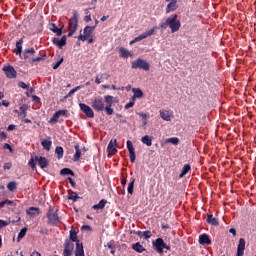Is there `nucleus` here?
I'll return each instance as SVG.
<instances>
[{
    "mask_svg": "<svg viewBox=\"0 0 256 256\" xmlns=\"http://www.w3.org/2000/svg\"><path fill=\"white\" fill-rule=\"evenodd\" d=\"M135 105V100L132 99L129 103H127L124 107V109H131Z\"/></svg>",
    "mask_w": 256,
    "mask_h": 256,
    "instance_id": "50",
    "label": "nucleus"
},
{
    "mask_svg": "<svg viewBox=\"0 0 256 256\" xmlns=\"http://www.w3.org/2000/svg\"><path fill=\"white\" fill-rule=\"evenodd\" d=\"M46 217L48 219V225H51L52 227L59 225V214L57 213V209H55V207L49 206Z\"/></svg>",
    "mask_w": 256,
    "mask_h": 256,
    "instance_id": "4",
    "label": "nucleus"
},
{
    "mask_svg": "<svg viewBox=\"0 0 256 256\" xmlns=\"http://www.w3.org/2000/svg\"><path fill=\"white\" fill-rule=\"evenodd\" d=\"M138 115H139V117H141V119L144 120V122H143L144 125H147V113H145V112H139Z\"/></svg>",
    "mask_w": 256,
    "mask_h": 256,
    "instance_id": "47",
    "label": "nucleus"
},
{
    "mask_svg": "<svg viewBox=\"0 0 256 256\" xmlns=\"http://www.w3.org/2000/svg\"><path fill=\"white\" fill-rule=\"evenodd\" d=\"M18 87L21 89H29V85H26L25 82H19Z\"/></svg>",
    "mask_w": 256,
    "mask_h": 256,
    "instance_id": "53",
    "label": "nucleus"
},
{
    "mask_svg": "<svg viewBox=\"0 0 256 256\" xmlns=\"http://www.w3.org/2000/svg\"><path fill=\"white\" fill-rule=\"evenodd\" d=\"M107 205V200L102 199L99 201L98 204H95L92 206V209H94V211H99L101 209H105V206Z\"/></svg>",
    "mask_w": 256,
    "mask_h": 256,
    "instance_id": "24",
    "label": "nucleus"
},
{
    "mask_svg": "<svg viewBox=\"0 0 256 256\" xmlns=\"http://www.w3.org/2000/svg\"><path fill=\"white\" fill-rule=\"evenodd\" d=\"M95 27L96 26H86L84 28V35L80 34L77 39L79 41H87L89 37H91V35H93V31H95Z\"/></svg>",
    "mask_w": 256,
    "mask_h": 256,
    "instance_id": "10",
    "label": "nucleus"
},
{
    "mask_svg": "<svg viewBox=\"0 0 256 256\" xmlns=\"http://www.w3.org/2000/svg\"><path fill=\"white\" fill-rule=\"evenodd\" d=\"M15 124H10L8 127H7V131H15Z\"/></svg>",
    "mask_w": 256,
    "mask_h": 256,
    "instance_id": "59",
    "label": "nucleus"
},
{
    "mask_svg": "<svg viewBox=\"0 0 256 256\" xmlns=\"http://www.w3.org/2000/svg\"><path fill=\"white\" fill-rule=\"evenodd\" d=\"M84 21H85L86 23H89V21H91V14L86 15V16L84 17Z\"/></svg>",
    "mask_w": 256,
    "mask_h": 256,
    "instance_id": "62",
    "label": "nucleus"
},
{
    "mask_svg": "<svg viewBox=\"0 0 256 256\" xmlns=\"http://www.w3.org/2000/svg\"><path fill=\"white\" fill-rule=\"evenodd\" d=\"M105 247H108V249L111 250L112 255H115V242L114 241L108 242Z\"/></svg>",
    "mask_w": 256,
    "mask_h": 256,
    "instance_id": "42",
    "label": "nucleus"
},
{
    "mask_svg": "<svg viewBox=\"0 0 256 256\" xmlns=\"http://www.w3.org/2000/svg\"><path fill=\"white\" fill-rule=\"evenodd\" d=\"M117 145V139L111 140L107 146V151L109 153V155H115V153H117V147L115 146Z\"/></svg>",
    "mask_w": 256,
    "mask_h": 256,
    "instance_id": "16",
    "label": "nucleus"
},
{
    "mask_svg": "<svg viewBox=\"0 0 256 256\" xmlns=\"http://www.w3.org/2000/svg\"><path fill=\"white\" fill-rule=\"evenodd\" d=\"M121 185H122L123 189H125V185H127V178L126 177L121 178Z\"/></svg>",
    "mask_w": 256,
    "mask_h": 256,
    "instance_id": "57",
    "label": "nucleus"
},
{
    "mask_svg": "<svg viewBox=\"0 0 256 256\" xmlns=\"http://www.w3.org/2000/svg\"><path fill=\"white\" fill-rule=\"evenodd\" d=\"M8 191H15L17 189V183L15 181H11L7 184Z\"/></svg>",
    "mask_w": 256,
    "mask_h": 256,
    "instance_id": "38",
    "label": "nucleus"
},
{
    "mask_svg": "<svg viewBox=\"0 0 256 256\" xmlns=\"http://www.w3.org/2000/svg\"><path fill=\"white\" fill-rule=\"evenodd\" d=\"M141 141L144 145H147V147H151L153 145V137L149 135H145L141 138Z\"/></svg>",
    "mask_w": 256,
    "mask_h": 256,
    "instance_id": "27",
    "label": "nucleus"
},
{
    "mask_svg": "<svg viewBox=\"0 0 256 256\" xmlns=\"http://www.w3.org/2000/svg\"><path fill=\"white\" fill-rule=\"evenodd\" d=\"M160 117L163 121H171V114L167 110H160Z\"/></svg>",
    "mask_w": 256,
    "mask_h": 256,
    "instance_id": "28",
    "label": "nucleus"
},
{
    "mask_svg": "<svg viewBox=\"0 0 256 256\" xmlns=\"http://www.w3.org/2000/svg\"><path fill=\"white\" fill-rule=\"evenodd\" d=\"M53 45H56L59 49H63L67 45V36H62L61 39L59 38H52Z\"/></svg>",
    "mask_w": 256,
    "mask_h": 256,
    "instance_id": "13",
    "label": "nucleus"
},
{
    "mask_svg": "<svg viewBox=\"0 0 256 256\" xmlns=\"http://www.w3.org/2000/svg\"><path fill=\"white\" fill-rule=\"evenodd\" d=\"M60 175H71L72 177H75V172H73V170L70 168H63L60 170Z\"/></svg>",
    "mask_w": 256,
    "mask_h": 256,
    "instance_id": "36",
    "label": "nucleus"
},
{
    "mask_svg": "<svg viewBox=\"0 0 256 256\" xmlns=\"http://www.w3.org/2000/svg\"><path fill=\"white\" fill-rule=\"evenodd\" d=\"M55 154H56L57 159H63V155H64L63 147L57 146L55 148Z\"/></svg>",
    "mask_w": 256,
    "mask_h": 256,
    "instance_id": "34",
    "label": "nucleus"
},
{
    "mask_svg": "<svg viewBox=\"0 0 256 256\" xmlns=\"http://www.w3.org/2000/svg\"><path fill=\"white\" fill-rule=\"evenodd\" d=\"M119 55L122 59H128V57L132 56L131 52L123 47L119 48Z\"/></svg>",
    "mask_w": 256,
    "mask_h": 256,
    "instance_id": "26",
    "label": "nucleus"
},
{
    "mask_svg": "<svg viewBox=\"0 0 256 256\" xmlns=\"http://www.w3.org/2000/svg\"><path fill=\"white\" fill-rule=\"evenodd\" d=\"M9 226V221H5L0 219V229H3V227Z\"/></svg>",
    "mask_w": 256,
    "mask_h": 256,
    "instance_id": "49",
    "label": "nucleus"
},
{
    "mask_svg": "<svg viewBox=\"0 0 256 256\" xmlns=\"http://www.w3.org/2000/svg\"><path fill=\"white\" fill-rule=\"evenodd\" d=\"M27 235V228H22L18 234L17 241H21Z\"/></svg>",
    "mask_w": 256,
    "mask_h": 256,
    "instance_id": "39",
    "label": "nucleus"
},
{
    "mask_svg": "<svg viewBox=\"0 0 256 256\" xmlns=\"http://www.w3.org/2000/svg\"><path fill=\"white\" fill-rule=\"evenodd\" d=\"M35 161H37L41 169H47L49 167V160L43 156H35Z\"/></svg>",
    "mask_w": 256,
    "mask_h": 256,
    "instance_id": "14",
    "label": "nucleus"
},
{
    "mask_svg": "<svg viewBox=\"0 0 256 256\" xmlns=\"http://www.w3.org/2000/svg\"><path fill=\"white\" fill-rule=\"evenodd\" d=\"M29 167H31V169H37V161H35V156L31 157V159L28 162Z\"/></svg>",
    "mask_w": 256,
    "mask_h": 256,
    "instance_id": "41",
    "label": "nucleus"
},
{
    "mask_svg": "<svg viewBox=\"0 0 256 256\" xmlns=\"http://www.w3.org/2000/svg\"><path fill=\"white\" fill-rule=\"evenodd\" d=\"M126 145L129 153L135 151V147H133V142H131V140H127Z\"/></svg>",
    "mask_w": 256,
    "mask_h": 256,
    "instance_id": "45",
    "label": "nucleus"
},
{
    "mask_svg": "<svg viewBox=\"0 0 256 256\" xmlns=\"http://www.w3.org/2000/svg\"><path fill=\"white\" fill-rule=\"evenodd\" d=\"M31 55H35V49L34 48L24 50V53H23L24 59H29V57H31Z\"/></svg>",
    "mask_w": 256,
    "mask_h": 256,
    "instance_id": "35",
    "label": "nucleus"
},
{
    "mask_svg": "<svg viewBox=\"0 0 256 256\" xmlns=\"http://www.w3.org/2000/svg\"><path fill=\"white\" fill-rule=\"evenodd\" d=\"M79 107H80V110L83 111L86 117H88L89 119H93V117H95V112H93V109L87 104L80 103Z\"/></svg>",
    "mask_w": 256,
    "mask_h": 256,
    "instance_id": "12",
    "label": "nucleus"
},
{
    "mask_svg": "<svg viewBox=\"0 0 256 256\" xmlns=\"http://www.w3.org/2000/svg\"><path fill=\"white\" fill-rule=\"evenodd\" d=\"M77 27H79V13L77 10H74L68 22V37H73V34L77 31Z\"/></svg>",
    "mask_w": 256,
    "mask_h": 256,
    "instance_id": "3",
    "label": "nucleus"
},
{
    "mask_svg": "<svg viewBox=\"0 0 256 256\" xmlns=\"http://www.w3.org/2000/svg\"><path fill=\"white\" fill-rule=\"evenodd\" d=\"M166 143H172V145H179V138L177 137H172L166 139Z\"/></svg>",
    "mask_w": 256,
    "mask_h": 256,
    "instance_id": "44",
    "label": "nucleus"
},
{
    "mask_svg": "<svg viewBox=\"0 0 256 256\" xmlns=\"http://www.w3.org/2000/svg\"><path fill=\"white\" fill-rule=\"evenodd\" d=\"M178 17L177 14H172L165 22H161L156 29H167L169 27L171 33H177L181 29V21L177 19Z\"/></svg>",
    "mask_w": 256,
    "mask_h": 256,
    "instance_id": "2",
    "label": "nucleus"
},
{
    "mask_svg": "<svg viewBox=\"0 0 256 256\" xmlns=\"http://www.w3.org/2000/svg\"><path fill=\"white\" fill-rule=\"evenodd\" d=\"M199 243L200 245H211V238L207 234H202L199 236Z\"/></svg>",
    "mask_w": 256,
    "mask_h": 256,
    "instance_id": "22",
    "label": "nucleus"
},
{
    "mask_svg": "<svg viewBox=\"0 0 256 256\" xmlns=\"http://www.w3.org/2000/svg\"><path fill=\"white\" fill-rule=\"evenodd\" d=\"M41 145L45 151H51V145H53V142L51 140L44 139L42 140Z\"/></svg>",
    "mask_w": 256,
    "mask_h": 256,
    "instance_id": "31",
    "label": "nucleus"
},
{
    "mask_svg": "<svg viewBox=\"0 0 256 256\" xmlns=\"http://www.w3.org/2000/svg\"><path fill=\"white\" fill-rule=\"evenodd\" d=\"M22 51H23V39H20L19 41L16 42V48L14 50V53H16V55H21Z\"/></svg>",
    "mask_w": 256,
    "mask_h": 256,
    "instance_id": "29",
    "label": "nucleus"
},
{
    "mask_svg": "<svg viewBox=\"0 0 256 256\" xmlns=\"http://www.w3.org/2000/svg\"><path fill=\"white\" fill-rule=\"evenodd\" d=\"M20 111L24 117H27V106H21Z\"/></svg>",
    "mask_w": 256,
    "mask_h": 256,
    "instance_id": "51",
    "label": "nucleus"
},
{
    "mask_svg": "<svg viewBox=\"0 0 256 256\" xmlns=\"http://www.w3.org/2000/svg\"><path fill=\"white\" fill-rule=\"evenodd\" d=\"M3 149H9L10 153H13V147L8 143L4 144Z\"/></svg>",
    "mask_w": 256,
    "mask_h": 256,
    "instance_id": "56",
    "label": "nucleus"
},
{
    "mask_svg": "<svg viewBox=\"0 0 256 256\" xmlns=\"http://www.w3.org/2000/svg\"><path fill=\"white\" fill-rule=\"evenodd\" d=\"M153 247L155 249V251H157V253H163V249H167V251H171V246L167 245V243H165V240H163V238H157L154 242H153Z\"/></svg>",
    "mask_w": 256,
    "mask_h": 256,
    "instance_id": "5",
    "label": "nucleus"
},
{
    "mask_svg": "<svg viewBox=\"0 0 256 256\" xmlns=\"http://www.w3.org/2000/svg\"><path fill=\"white\" fill-rule=\"evenodd\" d=\"M132 249L136 251V253H143V251H145V247L139 242L132 244Z\"/></svg>",
    "mask_w": 256,
    "mask_h": 256,
    "instance_id": "32",
    "label": "nucleus"
},
{
    "mask_svg": "<svg viewBox=\"0 0 256 256\" xmlns=\"http://www.w3.org/2000/svg\"><path fill=\"white\" fill-rule=\"evenodd\" d=\"M99 77H100V81H102V79H109V75L108 74H99Z\"/></svg>",
    "mask_w": 256,
    "mask_h": 256,
    "instance_id": "58",
    "label": "nucleus"
},
{
    "mask_svg": "<svg viewBox=\"0 0 256 256\" xmlns=\"http://www.w3.org/2000/svg\"><path fill=\"white\" fill-rule=\"evenodd\" d=\"M64 59L63 57H61L56 63L53 64V69H59V67L61 66V63H63Z\"/></svg>",
    "mask_w": 256,
    "mask_h": 256,
    "instance_id": "48",
    "label": "nucleus"
},
{
    "mask_svg": "<svg viewBox=\"0 0 256 256\" xmlns=\"http://www.w3.org/2000/svg\"><path fill=\"white\" fill-rule=\"evenodd\" d=\"M70 116L69 110H58L56 111L53 116L50 118L49 123L55 124L59 121V117H66Z\"/></svg>",
    "mask_w": 256,
    "mask_h": 256,
    "instance_id": "8",
    "label": "nucleus"
},
{
    "mask_svg": "<svg viewBox=\"0 0 256 256\" xmlns=\"http://www.w3.org/2000/svg\"><path fill=\"white\" fill-rule=\"evenodd\" d=\"M66 241H71V243H81V241H79V238L77 237V231H75L74 229L70 230V235L69 238L66 239Z\"/></svg>",
    "mask_w": 256,
    "mask_h": 256,
    "instance_id": "19",
    "label": "nucleus"
},
{
    "mask_svg": "<svg viewBox=\"0 0 256 256\" xmlns=\"http://www.w3.org/2000/svg\"><path fill=\"white\" fill-rule=\"evenodd\" d=\"M4 204H6V205H13V201L9 200V199H6V200H4Z\"/></svg>",
    "mask_w": 256,
    "mask_h": 256,
    "instance_id": "63",
    "label": "nucleus"
},
{
    "mask_svg": "<svg viewBox=\"0 0 256 256\" xmlns=\"http://www.w3.org/2000/svg\"><path fill=\"white\" fill-rule=\"evenodd\" d=\"M191 169V165L189 164H185L184 167L182 168V171L179 175L180 179H183V177L186 176V174L189 172V170Z\"/></svg>",
    "mask_w": 256,
    "mask_h": 256,
    "instance_id": "33",
    "label": "nucleus"
},
{
    "mask_svg": "<svg viewBox=\"0 0 256 256\" xmlns=\"http://www.w3.org/2000/svg\"><path fill=\"white\" fill-rule=\"evenodd\" d=\"M74 149L76 152L73 156V161H79V159H81V148L79 147V144H76Z\"/></svg>",
    "mask_w": 256,
    "mask_h": 256,
    "instance_id": "30",
    "label": "nucleus"
},
{
    "mask_svg": "<svg viewBox=\"0 0 256 256\" xmlns=\"http://www.w3.org/2000/svg\"><path fill=\"white\" fill-rule=\"evenodd\" d=\"M3 167H4L5 170H9V169H11V167H13V163L7 162V163L4 164Z\"/></svg>",
    "mask_w": 256,
    "mask_h": 256,
    "instance_id": "55",
    "label": "nucleus"
},
{
    "mask_svg": "<svg viewBox=\"0 0 256 256\" xmlns=\"http://www.w3.org/2000/svg\"><path fill=\"white\" fill-rule=\"evenodd\" d=\"M26 214L30 215V217H37V215H41V210L38 207H30Z\"/></svg>",
    "mask_w": 256,
    "mask_h": 256,
    "instance_id": "21",
    "label": "nucleus"
},
{
    "mask_svg": "<svg viewBox=\"0 0 256 256\" xmlns=\"http://www.w3.org/2000/svg\"><path fill=\"white\" fill-rule=\"evenodd\" d=\"M63 27H65V25H62L60 28L57 27V24L55 23H51L50 24V30L52 33H55L58 37H61V35H63Z\"/></svg>",
    "mask_w": 256,
    "mask_h": 256,
    "instance_id": "15",
    "label": "nucleus"
},
{
    "mask_svg": "<svg viewBox=\"0 0 256 256\" xmlns=\"http://www.w3.org/2000/svg\"><path fill=\"white\" fill-rule=\"evenodd\" d=\"M132 100L135 101L136 99H141L143 97V91L141 90V88H133L132 89Z\"/></svg>",
    "mask_w": 256,
    "mask_h": 256,
    "instance_id": "23",
    "label": "nucleus"
},
{
    "mask_svg": "<svg viewBox=\"0 0 256 256\" xmlns=\"http://www.w3.org/2000/svg\"><path fill=\"white\" fill-rule=\"evenodd\" d=\"M245 254V240L243 238L239 239V244L237 247V255L236 256H243Z\"/></svg>",
    "mask_w": 256,
    "mask_h": 256,
    "instance_id": "17",
    "label": "nucleus"
},
{
    "mask_svg": "<svg viewBox=\"0 0 256 256\" xmlns=\"http://www.w3.org/2000/svg\"><path fill=\"white\" fill-rule=\"evenodd\" d=\"M0 139H7V133L5 132H0Z\"/></svg>",
    "mask_w": 256,
    "mask_h": 256,
    "instance_id": "61",
    "label": "nucleus"
},
{
    "mask_svg": "<svg viewBox=\"0 0 256 256\" xmlns=\"http://www.w3.org/2000/svg\"><path fill=\"white\" fill-rule=\"evenodd\" d=\"M157 30V26H154L152 29L142 33L138 37H136L131 43H139V41H143V39H147V37H151V35L155 34Z\"/></svg>",
    "mask_w": 256,
    "mask_h": 256,
    "instance_id": "11",
    "label": "nucleus"
},
{
    "mask_svg": "<svg viewBox=\"0 0 256 256\" xmlns=\"http://www.w3.org/2000/svg\"><path fill=\"white\" fill-rule=\"evenodd\" d=\"M68 199L75 203V201H77V199H79V195H77V192L71 191L70 195L68 196Z\"/></svg>",
    "mask_w": 256,
    "mask_h": 256,
    "instance_id": "40",
    "label": "nucleus"
},
{
    "mask_svg": "<svg viewBox=\"0 0 256 256\" xmlns=\"http://www.w3.org/2000/svg\"><path fill=\"white\" fill-rule=\"evenodd\" d=\"M2 71H4L7 79H17V71L10 64L4 65Z\"/></svg>",
    "mask_w": 256,
    "mask_h": 256,
    "instance_id": "7",
    "label": "nucleus"
},
{
    "mask_svg": "<svg viewBox=\"0 0 256 256\" xmlns=\"http://www.w3.org/2000/svg\"><path fill=\"white\" fill-rule=\"evenodd\" d=\"M129 153H130V161H131V163H135V159H136L135 151L134 152H129Z\"/></svg>",
    "mask_w": 256,
    "mask_h": 256,
    "instance_id": "54",
    "label": "nucleus"
},
{
    "mask_svg": "<svg viewBox=\"0 0 256 256\" xmlns=\"http://www.w3.org/2000/svg\"><path fill=\"white\" fill-rule=\"evenodd\" d=\"M132 69H143V71H149L150 65L149 62L138 58L131 62Z\"/></svg>",
    "mask_w": 256,
    "mask_h": 256,
    "instance_id": "6",
    "label": "nucleus"
},
{
    "mask_svg": "<svg viewBox=\"0 0 256 256\" xmlns=\"http://www.w3.org/2000/svg\"><path fill=\"white\" fill-rule=\"evenodd\" d=\"M206 222L208 225H213L214 227L219 226V220L213 216V214H207Z\"/></svg>",
    "mask_w": 256,
    "mask_h": 256,
    "instance_id": "20",
    "label": "nucleus"
},
{
    "mask_svg": "<svg viewBox=\"0 0 256 256\" xmlns=\"http://www.w3.org/2000/svg\"><path fill=\"white\" fill-rule=\"evenodd\" d=\"M31 256H41V253L34 251L31 253Z\"/></svg>",
    "mask_w": 256,
    "mask_h": 256,
    "instance_id": "64",
    "label": "nucleus"
},
{
    "mask_svg": "<svg viewBox=\"0 0 256 256\" xmlns=\"http://www.w3.org/2000/svg\"><path fill=\"white\" fill-rule=\"evenodd\" d=\"M67 180L69 181L72 187H75L76 183H75V180H73V178L68 177Z\"/></svg>",
    "mask_w": 256,
    "mask_h": 256,
    "instance_id": "60",
    "label": "nucleus"
},
{
    "mask_svg": "<svg viewBox=\"0 0 256 256\" xmlns=\"http://www.w3.org/2000/svg\"><path fill=\"white\" fill-rule=\"evenodd\" d=\"M32 101L34 103H41V98H39L37 95H32Z\"/></svg>",
    "mask_w": 256,
    "mask_h": 256,
    "instance_id": "52",
    "label": "nucleus"
},
{
    "mask_svg": "<svg viewBox=\"0 0 256 256\" xmlns=\"http://www.w3.org/2000/svg\"><path fill=\"white\" fill-rule=\"evenodd\" d=\"M74 249H75V243L71 242V240H65L63 256H72Z\"/></svg>",
    "mask_w": 256,
    "mask_h": 256,
    "instance_id": "9",
    "label": "nucleus"
},
{
    "mask_svg": "<svg viewBox=\"0 0 256 256\" xmlns=\"http://www.w3.org/2000/svg\"><path fill=\"white\" fill-rule=\"evenodd\" d=\"M113 99H115V97L111 95H106L104 99L101 96H97L92 100L91 107L98 113L106 111L108 115H113L114 110L111 108L113 107Z\"/></svg>",
    "mask_w": 256,
    "mask_h": 256,
    "instance_id": "1",
    "label": "nucleus"
},
{
    "mask_svg": "<svg viewBox=\"0 0 256 256\" xmlns=\"http://www.w3.org/2000/svg\"><path fill=\"white\" fill-rule=\"evenodd\" d=\"M75 256H85V250L83 249V243L76 244Z\"/></svg>",
    "mask_w": 256,
    "mask_h": 256,
    "instance_id": "25",
    "label": "nucleus"
},
{
    "mask_svg": "<svg viewBox=\"0 0 256 256\" xmlns=\"http://www.w3.org/2000/svg\"><path fill=\"white\" fill-rule=\"evenodd\" d=\"M179 5H177V0H172L166 6V13H173V11H177Z\"/></svg>",
    "mask_w": 256,
    "mask_h": 256,
    "instance_id": "18",
    "label": "nucleus"
},
{
    "mask_svg": "<svg viewBox=\"0 0 256 256\" xmlns=\"http://www.w3.org/2000/svg\"><path fill=\"white\" fill-rule=\"evenodd\" d=\"M152 236L153 234L151 233V231L149 230L143 231L142 237H144V239H151Z\"/></svg>",
    "mask_w": 256,
    "mask_h": 256,
    "instance_id": "46",
    "label": "nucleus"
},
{
    "mask_svg": "<svg viewBox=\"0 0 256 256\" xmlns=\"http://www.w3.org/2000/svg\"><path fill=\"white\" fill-rule=\"evenodd\" d=\"M82 86H77L75 88H73L72 90H70V93H68L65 96V99H69V97H71L72 95H74V93H77V91H79L81 89Z\"/></svg>",
    "mask_w": 256,
    "mask_h": 256,
    "instance_id": "43",
    "label": "nucleus"
},
{
    "mask_svg": "<svg viewBox=\"0 0 256 256\" xmlns=\"http://www.w3.org/2000/svg\"><path fill=\"white\" fill-rule=\"evenodd\" d=\"M135 187V178H131L130 183L128 184L127 191L130 195H133V189Z\"/></svg>",
    "mask_w": 256,
    "mask_h": 256,
    "instance_id": "37",
    "label": "nucleus"
}]
</instances>
